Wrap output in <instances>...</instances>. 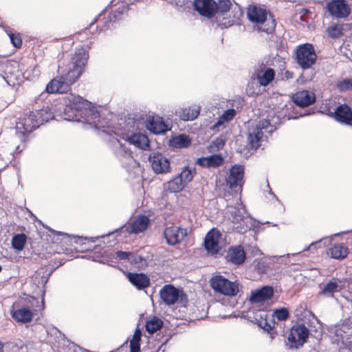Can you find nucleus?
I'll use <instances>...</instances> for the list:
<instances>
[{"mask_svg": "<svg viewBox=\"0 0 352 352\" xmlns=\"http://www.w3.org/2000/svg\"><path fill=\"white\" fill-rule=\"evenodd\" d=\"M64 108L59 116L63 120L85 122L104 133L111 135L107 119L102 118L101 114L91 102L80 96L70 94L64 98Z\"/></svg>", "mask_w": 352, "mask_h": 352, "instance_id": "1", "label": "nucleus"}, {"mask_svg": "<svg viewBox=\"0 0 352 352\" xmlns=\"http://www.w3.org/2000/svg\"><path fill=\"white\" fill-rule=\"evenodd\" d=\"M89 54L83 48H78L73 54L71 61L65 67H58V74L70 87L80 76L87 63Z\"/></svg>", "mask_w": 352, "mask_h": 352, "instance_id": "2", "label": "nucleus"}, {"mask_svg": "<svg viewBox=\"0 0 352 352\" xmlns=\"http://www.w3.org/2000/svg\"><path fill=\"white\" fill-rule=\"evenodd\" d=\"M55 118L54 110L48 102H45L43 108L25 113L23 118L16 123L17 129H23L21 133H31L45 122Z\"/></svg>", "mask_w": 352, "mask_h": 352, "instance_id": "3", "label": "nucleus"}, {"mask_svg": "<svg viewBox=\"0 0 352 352\" xmlns=\"http://www.w3.org/2000/svg\"><path fill=\"white\" fill-rule=\"evenodd\" d=\"M216 14L218 26L226 29L239 23L243 11L238 4L233 6L230 0H219Z\"/></svg>", "mask_w": 352, "mask_h": 352, "instance_id": "4", "label": "nucleus"}, {"mask_svg": "<svg viewBox=\"0 0 352 352\" xmlns=\"http://www.w3.org/2000/svg\"><path fill=\"white\" fill-rule=\"evenodd\" d=\"M150 220L149 219L145 216V215H138L133 222L130 223H127L126 225H124L121 226L120 228L115 230L113 232H110L107 234L101 235L100 236H96V237H91V238H84L85 240H89L91 242H96L97 239L99 238H108L115 233H127V234H139L140 232H144L145 230L147 229L148 224H149ZM74 239H75L74 242L76 243H82L83 238L80 237L78 236H74Z\"/></svg>", "mask_w": 352, "mask_h": 352, "instance_id": "5", "label": "nucleus"}, {"mask_svg": "<svg viewBox=\"0 0 352 352\" xmlns=\"http://www.w3.org/2000/svg\"><path fill=\"white\" fill-rule=\"evenodd\" d=\"M294 54L296 63L302 70L311 68L317 60V54L314 47L309 43L296 46Z\"/></svg>", "mask_w": 352, "mask_h": 352, "instance_id": "6", "label": "nucleus"}, {"mask_svg": "<svg viewBox=\"0 0 352 352\" xmlns=\"http://www.w3.org/2000/svg\"><path fill=\"white\" fill-rule=\"evenodd\" d=\"M244 177V167L242 165L234 164L229 170V175L226 179V186L232 191L224 193V197L226 200L230 198L228 197L236 196L239 192L242 191Z\"/></svg>", "mask_w": 352, "mask_h": 352, "instance_id": "7", "label": "nucleus"}, {"mask_svg": "<svg viewBox=\"0 0 352 352\" xmlns=\"http://www.w3.org/2000/svg\"><path fill=\"white\" fill-rule=\"evenodd\" d=\"M230 219L234 223H240L236 228L238 232L244 233L250 230L253 226L252 219L248 215L246 209L241 204H237L235 206L229 208Z\"/></svg>", "mask_w": 352, "mask_h": 352, "instance_id": "8", "label": "nucleus"}, {"mask_svg": "<svg viewBox=\"0 0 352 352\" xmlns=\"http://www.w3.org/2000/svg\"><path fill=\"white\" fill-rule=\"evenodd\" d=\"M211 287L225 296H234L239 292V283L230 281L223 276H214L210 279Z\"/></svg>", "mask_w": 352, "mask_h": 352, "instance_id": "9", "label": "nucleus"}, {"mask_svg": "<svg viewBox=\"0 0 352 352\" xmlns=\"http://www.w3.org/2000/svg\"><path fill=\"white\" fill-rule=\"evenodd\" d=\"M309 333V329L305 324L294 325L290 329L285 344L289 349H298L306 342Z\"/></svg>", "mask_w": 352, "mask_h": 352, "instance_id": "10", "label": "nucleus"}, {"mask_svg": "<svg viewBox=\"0 0 352 352\" xmlns=\"http://www.w3.org/2000/svg\"><path fill=\"white\" fill-rule=\"evenodd\" d=\"M116 256L119 260H126L136 268L144 269L148 265V256L144 255V250L142 249L135 252L119 250L116 252Z\"/></svg>", "mask_w": 352, "mask_h": 352, "instance_id": "11", "label": "nucleus"}, {"mask_svg": "<svg viewBox=\"0 0 352 352\" xmlns=\"http://www.w3.org/2000/svg\"><path fill=\"white\" fill-rule=\"evenodd\" d=\"M160 296L167 305L175 304L180 298L181 302L187 301V296L173 285H165L160 291Z\"/></svg>", "mask_w": 352, "mask_h": 352, "instance_id": "12", "label": "nucleus"}, {"mask_svg": "<svg viewBox=\"0 0 352 352\" xmlns=\"http://www.w3.org/2000/svg\"><path fill=\"white\" fill-rule=\"evenodd\" d=\"M19 76V64L15 61L3 60L0 64V77L8 85L14 84Z\"/></svg>", "mask_w": 352, "mask_h": 352, "instance_id": "13", "label": "nucleus"}, {"mask_svg": "<svg viewBox=\"0 0 352 352\" xmlns=\"http://www.w3.org/2000/svg\"><path fill=\"white\" fill-rule=\"evenodd\" d=\"M148 161L153 170L156 174H165L170 172L169 160L160 152H152L148 155Z\"/></svg>", "mask_w": 352, "mask_h": 352, "instance_id": "14", "label": "nucleus"}, {"mask_svg": "<svg viewBox=\"0 0 352 352\" xmlns=\"http://www.w3.org/2000/svg\"><path fill=\"white\" fill-rule=\"evenodd\" d=\"M118 143L119 146L116 149V155L122 166L127 170L136 167L138 162L134 159L133 151L126 145L121 144L119 140Z\"/></svg>", "mask_w": 352, "mask_h": 352, "instance_id": "15", "label": "nucleus"}, {"mask_svg": "<svg viewBox=\"0 0 352 352\" xmlns=\"http://www.w3.org/2000/svg\"><path fill=\"white\" fill-rule=\"evenodd\" d=\"M252 78L256 79L261 86L266 87L272 82L275 78V71L267 67L263 63L255 67Z\"/></svg>", "mask_w": 352, "mask_h": 352, "instance_id": "16", "label": "nucleus"}, {"mask_svg": "<svg viewBox=\"0 0 352 352\" xmlns=\"http://www.w3.org/2000/svg\"><path fill=\"white\" fill-rule=\"evenodd\" d=\"M138 128L137 121L134 118L125 117L118 120V127L114 133L117 136H120L123 140H125L126 139V136H129L135 133Z\"/></svg>", "mask_w": 352, "mask_h": 352, "instance_id": "17", "label": "nucleus"}, {"mask_svg": "<svg viewBox=\"0 0 352 352\" xmlns=\"http://www.w3.org/2000/svg\"><path fill=\"white\" fill-rule=\"evenodd\" d=\"M193 8L201 16L211 19L217 12V2L214 0H194Z\"/></svg>", "mask_w": 352, "mask_h": 352, "instance_id": "18", "label": "nucleus"}, {"mask_svg": "<svg viewBox=\"0 0 352 352\" xmlns=\"http://www.w3.org/2000/svg\"><path fill=\"white\" fill-rule=\"evenodd\" d=\"M70 89V87L68 86L67 82H65L64 80L58 75L51 80L46 86V93H42L38 100L40 99H43L47 94H64L67 93Z\"/></svg>", "mask_w": 352, "mask_h": 352, "instance_id": "19", "label": "nucleus"}, {"mask_svg": "<svg viewBox=\"0 0 352 352\" xmlns=\"http://www.w3.org/2000/svg\"><path fill=\"white\" fill-rule=\"evenodd\" d=\"M187 234L186 229L177 226L167 227L164 232L166 241L170 245L179 243Z\"/></svg>", "mask_w": 352, "mask_h": 352, "instance_id": "20", "label": "nucleus"}, {"mask_svg": "<svg viewBox=\"0 0 352 352\" xmlns=\"http://www.w3.org/2000/svg\"><path fill=\"white\" fill-rule=\"evenodd\" d=\"M327 10L331 16L336 18L347 17L351 13V8L345 0H334L327 4Z\"/></svg>", "mask_w": 352, "mask_h": 352, "instance_id": "21", "label": "nucleus"}, {"mask_svg": "<svg viewBox=\"0 0 352 352\" xmlns=\"http://www.w3.org/2000/svg\"><path fill=\"white\" fill-rule=\"evenodd\" d=\"M221 233L215 229L210 230L206 234L204 246L208 252L211 254H217L219 251V239Z\"/></svg>", "mask_w": 352, "mask_h": 352, "instance_id": "22", "label": "nucleus"}, {"mask_svg": "<svg viewBox=\"0 0 352 352\" xmlns=\"http://www.w3.org/2000/svg\"><path fill=\"white\" fill-rule=\"evenodd\" d=\"M226 258L232 264L239 265L244 263L246 254L243 246L239 245L230 247Z\"/></svg>", "mask_w": 352, "mask_h": 352, "instance_id": "23", "label": "nucleus"}, {"mask_svg": "<svg viewBox=\"0 0 352 352\" xmlns=\"http://www.w3.org/2000/svg\"><path fill=\"white\" fill-rule=\"evenodd\" d=\"M129 10V6L126 4H121L118 6L115 11L111 12L109 18L106 19L104 17L100 21L101 24L97 25V28H100V31L107 30L109 28V23L113 21L118 20L121 18V15L127 12Z\"/></svg>", "mask_w": 352, "mask_h": 352, "instance_id": "24", "label": "nucleus"}, {"mask_svg": "<svg viewBox=\"0 0 352 352\" xmlns=\"http://www.w3.org/2000/svg\"><path fill=\"white\" fill-rule=\"evenodd\" d=\"M129 281L138 290H142L149 287L151 280L149 277L144 273L129 272L126 275Z\"/></svg>", "mask_w": 352, "mask_h": 352, "instance_id": "25", "label": "nucleus"}, {"mask_svg": "<svg viewBox=\"0 0 352 352\" xmlns=\"http://www.w3.org/2000/svg\"><path fill=\"white\" fill-rule=\"evenodd\" d=\"M292 98L294 102L300 107H308L316 101L315 94L308 90L296 92Z\"/></svg>", "mask_w": 352, "mask_h": 352, "instance_id": "26", "label": "nucleus"}, {"mask_svg": "<svg viewBox=\"0 0 352 352\" xmlns=\"http://www.w3.org/2000/svg\"><path fill=\"white\" fill-rule=\"evenodd\" d=\"M334 118L339 122L347 125H352V111L346 104L339 105L334 113Z\"/></svg>", "mask_w": 352, "mask_h": 352, "instance_id": "27", "label": "nucleus"}, {"mask_svg": "<svg viewBox=\"0 0 352 352\" xmlns=\"http://www.w3.org/2000/svg\"><path fill=\"white\" fill-rule=\"evenodd\" d=\"M263 138V133H259L258 129L250 128L246 140L248 149L253 151L257 150L261 146Z\"/></svg>", "mask_w": 352, "mask_h": 352, "instance_id": "28", "label": "nucleus"}, {"mask_svg": "<svg viewBox=\"0 0 352 352\" xmlns=\"http://www.w3.org/2000/svg\"><path fill=\"white\" fill-rule=\"evenodd\" d=\"M273 295V287L266 285L253 292L250 296V300L252 302H261L271 299Z\"/></svg>", "mask_w": 352, "mask_h": 352, "instance_id": "29", "label": "nucleus"}, {"mask_svg": "<svg viewBox=\"0 0 352 352\" xmlns=\"http://www.w3.org/2000/svg\"><path fill=\"white\" fill-rule=\"evenodd\" d=\"M129 144H133L142 150H146L150 146V142L148 137L140 133H134L125 139Z\"/></svg>", "mask_w": 352, "mask_h": 352, "instance_id": "30", "label": "nucleus"}, {"mask_svg": "<svg viewBox=\"0 0 352 352\" xmlns=\"http://www.w3.org/2000/svg\"><path fill=\"white\" fill-rule=\"evenodd\" d=\"M54 270L49 267L41 268L36 272L33 277V281L38 287L44 288L52 274Z\"/></svg>", "mask_w": 352, "mask_h": 352, "instance_id": "31", "label": "nucleus"}, {"mask_svg": "<svg viewBox=\"0 0 352 352\" xmlns=\"http://www.w3.org/2000/svg\"><path fill=\"white\" fill-rule=\"evenodd\" d=\"M248 17L253 23L265 22L267 12L265 9L254 6L248 8Z\"/></svg>", "mask_w": 352, "mask_h": 352, "instance_id": "32", "label": "nucleus"}, {"mask_svg": "<svg viewBox=\"0 0 352 352\" xmlns=\"http://www.w3.org/2000/svg\"><path fill=\"white\" fill-rule=\"evenodd\" d=\"M12 318L22 323H27L32 320L33 312L29 307H22L12 312Z\"/></svg>", "mask_w": 352, "mask_h": 352, "instance_id": "33", "label": "nucleus"}, {"mask_svg": "<svg viewBox=\"0 0 352 352\" xmlns=\"http://www.w3.org/2000/svg\"><path fill=\"white\" fill-rule=\"evenodd\" d=\"M147 129L155 134H162L168 130L167 125L160 118L150 120L147 124Z\"/></svg>", "mask_w": 352, "mask_h": 352, "instance_id": "34", "label": "nucleus"}, {"mask_svg": "<svg viewBox=\"0 0 352 352\" xmlns=\"http://www.w3.org/2000/svg\"><path fill=\"white\" fill-rule=\"evenodd\" d=\"M190 143L191 140L185 134L175 136L169 140L170 146L175 148H187L190 146Z\"/></svg>", "mask_w": 352, "mask_h": 352, "instance_id": "35", "label": "nucleus"}, {"mask_svg": "<svg viewBox=\"0 0 352 352\" xmlns=\"http://www.w3.org/2000/svg\"><path fill=\"white\" fill-rule=\"evenodd\" d=\"M349 253V250L342 243L335 244L332 248L329 249L328 254L333 258L341 260L344 258Z\"/></svg>", "mask_w": 352, "mask_h": 352, "instance_id": "36", "label": "nucleus"}, {"mask_svg": "<svg viewBox=\"0 0 352 352\" xmlns=\"http://www.w3.org/2000/svg\"><path fill=\"white\" fill-rule=\"evenodd\" d=\"M185 184L178 175H175L172 179L166 184V190L170 192H179L182 191Z\"/></svg>", "mask_w": 352, "mask_h": 352, "instance_id": "37", "label": "nucleus"}, {"mask_svg": "<svg viewBox=\"0 0 352 352\" xmlns=\"http://www.w3.org/2000/svg\"><path fill=\"white\" fill-rule=\"evenodd\" d=\"M340 290L341 287L336 282L330 280L323 286L320 294L327 297H333L335 293L339 292Z\"/></svg>", "mask_w": 352, "mask_h": 352, "instance_id": "38", "label": "nucleus"}, {"mask_svg": "<svg viewBox=\"0 0 352 352\" xmlns=\"http://www.w3.org/2000/svg\"><path fill=\"white\" fill-rule=\"evenodd\" d=\"M163 321L153 316L150 320H147L145 324L146 331L150 334H153L157 330H160L163 326Z\"/></svg>", "mask_w": 352, "mask_h": 352, "instance_id": "39", "label": "nucleus"}, {"mask_svg": "<svg viewBox=\"0 0 352 352\" xmlns=\"http://www.w3.org/2000/svg\"><path fill=\"white\" fill-rule=\"evenodd\" d=\"M257 30L261 32H264L267 34H271L274 31L276 23L275 20L273 19H267L266 18L265 22H261L258 23Z\"/></svg>", "mask_w": 352, "mask_h": 352, "instance_id": "40", "label": "nucleus"}, {"mask_svg": "<svg viewBox=\"0 0 352 352\" xmlns=\"http://www.w3.org/2000/svg\"><path fill=\"white\" fill-rule=\"evenodd\" d=\"M27 237L24 234H17L12 237V246L18 251L23 249L26 242Z\"/></svg>", "mask_w": 352, "mask_h": 352, "instance_id": "41", "label": "nucleus"}, {"mask_svg": "<svg viewBox=\"0 0 352 352\" xmlns=\"http://www.w3.org/2000/svg\"><path fill=\"white\" fill-rule=\"evenodd\" d=\"M182 179V182L185 186L191 182L195 175V171L193 169H190L188 166H185L182 171L177 174Z\"/></svg>", "mask_w": 352, "mask_h": 352, "instance_id": "42", "label": "nucleus"}, {"mask_svg": "<svg viewBox=\"0 0 352 352\" xmlns=\"http://www.w3.org/2000/svg\"><path fill=\"white\" fill-rule=\"evenodd\" d=\"M253 129H258V132L259 133H263V130H265L266 132L267 133H272L275 129V126H273L270 120H260L258 123V124H256L255 126H252Z\"/></svg>", "mask_w": 352, "mask_h": 352, "instance_id": "43", "label": "nucleus"}, {"mask_svg": "<svg viewBox=\"0 0 352 352\" xmlns=\"http://www.w3.org/2000/svg\"><path fill=\"white\" fill-rule=\"evenodd\" d=\"M256 323L258 327L262 328L264 331H267L269 333L272 334L273 332H271L274 327V321L269 322L267 319L266 318V316L265 318L263 317V316H261L260 319H256Z\"/></svg>", "mask_w": 352, "mask_h": 352, "instance_id": "44", "label": "nucleus"}, {"mask_svg": "<svg viewBox=\"0 0 352 352\" xmlns=\"http://www.w3.org/2000/svg\"><path fill=\"white\" fill-rule=\"evenodd\" d=\"M3 347L8 349L10 352H19L24 347V343L21 340L10 341L6 344H3Z\"/></svg>", "mask_w": 352, "mask_h": 352, "instance_id": "45", "label": "nucleus"}, {"mask_svg": "<svg viewBox=\"0 0 352 352\" xmlns=\"http://www.w3.org/2000/svg\"><path fill=\"white\" fill-rule=\"evenodd\" d=\"M199 113V111H194L190 109L186 108L181 111L179 117L182 120L185 121L192 120L198 116Z\"/></svg>", "mask_w": 352, "mask_h": 352, "instance_id": "46", "label": "nucleus"}, {"mask_svg": "<svg viewBox=\"0 0 352 352\" xmlns=\"http://www.w3.org/2000/svg\"><path fill=\"white\" fill-rule=\"evenodd\" d=\"M336 87L340 91L352 90V79L344 78L342 80L338 81Z\"/></svg>", "mask_w": 352, "mask_h": 352, "instance_id": "47", "label": "nucleus"}, {"mask_svg": "<svg viewBox=\"0 0 352 352\" xmlns=\"http://www.w3.org/2000/svg\"><path fill=\"white\" fill-rule=\"evenodd\" d=\"M209 167H218L223 162V159L220 155L214 154L208 157Z\"/></svg>", "mask_w": 352, "mask_h": 352, "instance_id": "48", "label": "nucleus"}, {"mask_svg": "<svg viewBox=\"0 0 352 352\" xmlns=\"http://www.w3.org/2000/svg\"><path fill=\"white\" fill-rule=\"evenodd\" d=\"M274 316L279 321H284L289 316V311L287 308L283 307L274 311Z\"/></svg>", "mask_w": 352, "mask_h": 352, "instance_id": "49", "label": "nucleus"}, {"mask_svg": "<svg viewBox=\"0 0 352 352\" xmlns=\"http://www.w3.org/2000/svg\"><path fill=\"white\" fill-rule=\"evenodd\" d=\"M327 33L329 37L336 38H338L342 34L341 28L337 25H332L327 28Z\"/></svg>", "mask_w": 352, "mask_h": 352, "instance_id": "50", "label": "nucleus"}, {"mask_svg": "<svg viewBox=\"0 0 352 352\" xmlns=\"http://www.w3.org/2000/svg\"><path fill=\"white\" fill-rule=\"evenodd\" d=\"M12 44L16 48H20L22 45V39L19 34H8Z\"/></svg>", "mask_w": 352, "mask_h": 352, "instance_id": "51", "label": "nucleus"}, {"mask_svg": "<svg viewBox=\"0 0 352 352\" xmlns=\"http://www.w3.org/2000/svg\"><path fill=\"white\" fill-rule=\"evenodd\" d=\"M236 115V111L234 109H229L226 110L221 116V119L226 122L232 120Z\"/></svg>", "mask_w": 352, "mask_h": 352, "instance_id": "52", "label": "nucleus"}, {"mask_svg": "<svg viewBox=\"0 0 352 352\" xmlns=\"http://www.w3.org/2000/svg\"><path fill=\"white\" fill-rule=\"evenodd\" d=\"M172 5L175 6L179 10L184 8L186 4V0H167Z\"/></svg>", "mask_w": 352, "mask_h": 352, "instance_id": "53", "label": "nucleus"}, {"mask_svg": "<svg viewBox=\"0 0 352 352\" xmlns=\"http://www.w3.org/2000/svg\"><path fill=\"white\" fill-rule=\"evenodd\" d=\"M130 351H131V352H140V342L131 340Z\"/></svg>", "mask_w": 352, "mask_h": 352, "instance_id": "54", "label": "nucleus"}, {"mask_svg": "<svg viewBox=\"0 0 352 352\" xmlns=\"http://www.w3.org/2000/svg\"><path fill=\"white\" fill-rule=\"evenodd\" d=\"M197 164L201 167H209L208 157H200L197 160Z\"/></svg>", "mask_w": 352, "mask_h": 352, "instance_id": "55", "label": "nucleus"}, {"mask_svg": "<svg viewBox=\"0 0 352 352\" xmlns=\"http://www.w3.org/2000/svg\"><path fill=\"white\" fill-rule=\"evenodd\" d=\"M224 122H226V121L224 120H222L221 119V117L220 116V118H219V120L212 126L211 129L213 130V131H218L219 130V128L222 126Z\"/></svg>", "mask_w": 352, "mask_h": 352, "instance_id": "56", "label": "nucleus"}, {"mask_svg": "<svg viewBox=\"0 0 352 352\" xmlns=\"http://www.w3.org/2000/svg\"><path fill=\"white\" fill-rule=\"evenodd\" d=\"M323 241H327V238H324L322 239H320L318 241H316V242H312L310 245L306 248L304 249L305 251H307L310 248H316L317 245H320Z\"/></svg>", "mask_w": 352, "mask_h": 352, "instance_id": "57", "label": "nucleus"}, {"mask_svg": "<svg viewBox=\"0 0 352 352\" xmlns=\"http://www.w3.org/2000/svg\"><path fill=\"white\" fill-rule=\"evenodd\" d=\"M141 336H142V332H141V331H140L139 329H137L135 331V333H134V335H133V339H132L131 340H132V341H136V342H140V340H141Z\"/></svg>", "mask_w": 352, "mask_h": 352, "instance_id": "58", "label": "nucleus"}, {"mask_svg": "<svg viewBox=\"0 0 352 352\" xmlns=\"http://www.w3.org/2000/svg\"><path fill=\"white\" fill-rule=\"evenodd\" d=\"M258 271L261 274H265L267 272V270L263 263H258Z\"/></svg>", "mask_w": 352, "mask_h": 352, "instance_id": "59", "label": "nucleus"}, {"mask_svg": "<svg viewBox=\"0 0 352 352\" xmlns=\"http://www.w3.org/2000/svg\"><path fill=\"white\" fill-rule=\"evenodd\" d=\"M284 77L285 79L287 80H289V79H292L294 77V74L292 72H290V71H286L284 74Z\"/></svg>", "mask_w": 352, "mask_h": 352, "instance_id": "60", "label": "nucleus"}, {"mask_svg": "<svg viewBox=\"0 0 352 352\" xmlns=\"http://www.w3.org/2000/svg\"><path fill=\"white\" fill-rule=\"evenodd\" d=\"M104 11H102L101 13H100L96 18H95L94 21L90 23L89 28H91L94 24V23L97 21H99L100 19V18L103 14Z\"/></svg>", "mask_w": 352, "mask_h": 352, "instance_id": "61", "label": "nucleus"}, {"mask_svg": "<svg viewBox=\"0 0 352 352\" xmlns=\"http://www.w3.org/2000/svg\"><path fill=\"white\" fill-rule=\"evenodd\" d=\"M49 230H50L52 232H55V233H56L58 235H65L67 236H69L67 234H65V233L61 232H56V231H55V230H52L51 228H49Z\"/></svg>", "mask_w": 352, "mask_h": 352, "instance_id": "62", "label": "nucleus"}, {"mask_svg": "<svg viewBox=\"0 0 352 352\" xmlns=\"http://www.w3.org/2000/svg\"><path fill=\"white\" fill-rule=\"evenodd\" d=\"M270 194L272 195L276 200L278 201V197L276 196V195L272 191V190L270 188Z\"/></svg>", "mask_w": 352, "mask_h": 352, "instance_id": "63", "label": "nucleus"}, {"mask_svg": "<svg viewBox=\"0 0 352 352\" xmlns=\"http://www.w3.org/2000/svg\"><path fill=\"white\" fill-rule=\"evenodd\" d=\"M78 346V348H79V349L82 350V352H91L90 351H89L87 349H84L80 347L79 346Z\"/></svg>", "mask_w": 352, "mask_h": 352, "instance_id": "64", "label": "nucleus"}]
</instances>
